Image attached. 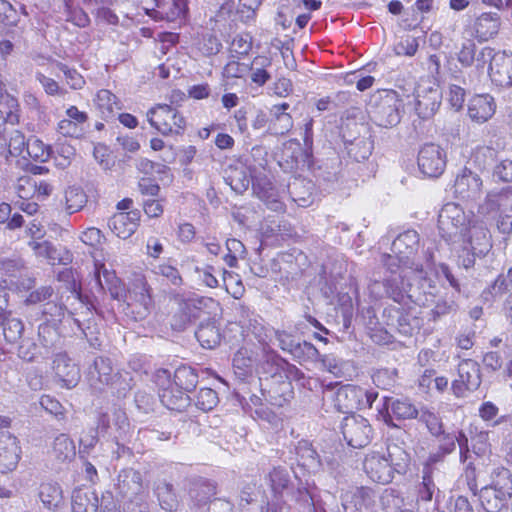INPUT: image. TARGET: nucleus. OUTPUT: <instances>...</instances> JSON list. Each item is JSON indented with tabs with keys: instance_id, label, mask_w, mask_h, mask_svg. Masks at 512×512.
Here are the masks:
<instances>
[{
	"instance_id": "49",
	"label": "nucleus",
	"mask_w": 512,
	"mask_h": 512,
	"mask_svg": "<svg viewBox=\"0 0 512 512\" xmlns=\"http://www.w3.org/2000/svg\"><path fill=\"white\" fill-rule=\"evenodd\" d=\"M23 331L24 325L20 319L12 317L11 315L5 317L2 332L8 342L13 343L19 340Z\"/></svg>"
},
{
	"instance_id": "31",
	"label": "nucleus",
	"mask_w": 512,
	"mask_h": 512,
	"mask_svg": "<svg viewBox=\"0 0 512 512\" xmlns=\"http://www.w3.org/2000/svg\"><path fill=\"white\" fill-rule=\"evenodd\" d=\"M499 28L500 17L497 13H483L474 23V31L480 41H487L494 37Z\"/></svg>"
},
{
	"instance_id": "60",
	"label": "nucleus",
	"mask_w": 512,
	"mask_h": 512,
	"mask_svg": "<svg viewBox=\"0 0 512 512\" xmlns=\"http://www.w3.org/2000/svg\"><path fill=\"white\" fill-rule=\"evenodd\" d=\"M36 178L31 176L20 177L15 190L21 200H27L35 196Z\"/></svg>"
},
{
	"instance_id": "6",
	"label": "nucleus",
	"mask_w": 512,
	"mask_h": 512,
	"mask_svg": "<svg viewBox=\"0 0 512 512\" xmlns=\"http://www.w3.org/2000/svg\"><path fill=\"white\" fill-rule=\"evenodd\" d=\"M487 64V71L493 83L502 87L512 86V53L484 47L478 52L476 70L483 73Z\"/></svg>"
},
{
	"instance_id": "62",
	"label": "nucleus",
	"mask_w": 512,
	"mask_h": 512,
	"mask_svg": "<svg viewBox=\"0 0 512 512\" xmlns=\"http://www.w3.org/2000/svg\"><path fill=\"white\" fill-rule=\"evenodd\" d=\"M349 154L352 155L356 161L367 159L372 152V143L366 139H359L350 144L348 148Z\"/></svg>"
},
{
	"instance_id": "55",
	"label": "nucleus",
	"mask_w": 512,
	"mask_h": 512,
	"mask_svg": "<svg viewBox=\"0 0 512 512\" xmlns=\"http://www.w3.org/2000/svg\"><path fill=\"white\" fill-rule=\"evenodd\" d=\"M64 2L67 21L72 22L78 27H86L90 22L88 14L82 8L74 7L73 0H64Z\"/></svg>"
},
{
	"instance_id": "25",
	"label": "nucleus",
	"mask_w": 512,
	"mask_h": 512,
	"mask_svg": "<svg viewBox=\"0 0 512 512\" xmlns=\"http://www.w3.org/2000/svg\"><path fill=\"white\" fill-rule=\"evenodd\" d=\"M139 220V210L118 212L109 219L108 226L119 238L127 239L136 231Z\"/></svg>"
},
{
	"instance_id": "13",
	"label": "nucleus",
	"mask_w": 512,
	"mask_h": 512,
	"mask_svg": "<svg viewBox=\"0 0 512 512\" xmlns=\"http://www.w3.org/2000/svg\"><path fill=\"white\" fill-rule=\"evenodd\" d=\"M342 434L347 444L353 448H363L372 439V428L366 418L361 415L351 414L342 422Z\"/></svg>"
},
{
	"instance_id": "34",
	"label": "nucleus",
	"mask_w": 512,
	"mask_h": 512,
	"mask_svg": "<svg viewBox=\"0 0 512 512\" xmlns=\"http://www.w3.org/2000/svg\"><path fill=\"white\" fill-rule=\"evenodd\" d=\"M288 108H289L288 103L274 105L271 108V114L273 115V120L270 125V130L273 134L284 135L292 129L293 119L289 113H286V110Z\"/></svg>"
},
{
	"instance_id": "54",
	"label": "nucleus",
	"mask_w": 512,
	"mask_h": 512,
	"mask_svg": "<svg viewBox=\"0 0 512 512\" xmlns=\"http://www.w3.org/2000/svg\"><path fill=\"white\" fill-rule=\"evenodd\" d=\"M38 336L45 348H52L59 338L57 324L47 321L41 323L38 328Z\"/></svg>"
},
{
	"instance_id": "46",
	"label": "nucleus",
	"mask_w": 512,
	"mask_h": 512,
	"mask_svg": "<svg viewBox=\"0 0 512 512\" xmlns=\"http://www.w3.org/2000/svg\"><path fill=\"white\" fill-rule=\"evenodd\" d=\"M300 364L318 362L320 353L310 342H298L291 354Z\"/></svg>"
},
{
	"instance_id": "17",
	"label": "nucleus",
	"mask_w": 512,
	"mask_h": 512,
	"mask_svg": "<svg viewBox=\"0 0 512 512\" xmlns=\"http://www.w3.org/2000/svg\"><path fill=\"white\" fill-rule=\"evenodd\" d=\"M22 449L18 438L10 433H0V473L14 471L21 459Z\"/></svg>"
},
{
	"instance_id": "53",
	"label": "nucleus",
	"mask_w": 512,
	"mask_h": 512,
	"mask_svg": "<svg viewBox=\"0 0 512 512\" xmlns=\"http://www.w3.org/2000/svg\"><path fill=\"white\" fill-rule=\"evenodd\" d=\"M29 246L36 256L48 260L51 264H55L56 261L60 260L57 250L48 241L39 242L33 240L29 242Z\"/></svg>"
},
{
	"instance_id": "52",
	"label": "nucleus",
	"mask_w": 512,
	"mask_h": 512,
	"mask_svg": "<svg viewBox=\"0 0 512 512\" xmlns=\"http://www.w3.org/2000/svg\"><path fill=\"white\" fill-rule=\"evenodd\" d=\"M477 55L475 42L471 39H466L462 42L457 53V60L464 67L476 66Z\"/></svg>"
},
{
	"instance_id": "47",
	"label": "nucleus",
	"mask_w": 512,
	"mask_h": 512,
	"mask_svg": "<svg viewBox=\"0 0 512 512\" xmlns=\"http://www.w3.org/2000/svg\"><path fill=\"white\" fill-rule=\"evenodd\" d=\"M26 150L30 158L39 162L47 161L52 153L51 147L35 136L28 138Z\"/></svg>"
},
{
	"instance_id": "59",
	"label": "nucleus",
	"mask_w": 512,
	"mask_h": 512,
	"mask_svg": "<svg viewBox=\"0 0 512 512\" xmlns=\"http://www.w3.org/2000/svg\"><path fill=\"white\" fill-rule=\"evenodd\" d=\"M435 490V483L433 481L430 471L426 467L423 471L422 482L419 485L418 489V500L424 502L431 501Z\"/></svg>"
},
{
	"instance_id": "2",
	"label": "nucleus",
	"mask_w": 512,
	"mask_h": 512,
	"mask_svg": "<svg viewBox=\"0 0 512 512\" xmlns=\"http://www.w3.org/2000/svg\"><path fill=\"white\" fill-rule=\"evenodd\" d=\"M91 290L103 293L126 304L125 314L135 321L145 319L152 308L150 288L144 278H136L126 291L115 272L108 270L103 263L95 262Z\"/></svg>"
},
{
	"instance_id": "12",
	"label": "nucleus",
	"mask_w": 512,
	"mask_h": 512,
	"mask_svg": "<svg viewBox=\"0 0 512 512\" xmlns=\"http://www.w3.org/2000/svg\"><path fill=\"white\" fill-rule=\"evenodd\" d=\"M446 162V151L438 144L426 143L418 151L417 165L425 177L437 178L442 175Z\"/></svg>"
},
{
	"instance_id": "43",
	"label": "nucleus",
	"mask_w": 512,
	"mask_h": 512,
	"mask_svg": "<svg viewBox=\"0 0 512 512\" xmlns=\"http://www.w3.org/2000/svg\"><path fill=\"white\" fill-rule=\"evenodd\" d=\"M270 66V58L265 56L255 57L250 67L251 81L259 86H263L270 79V74L266 70Z\"/></svg>"
},
{
	"instance_id": "50",
	"label": "nucleus",
	"mask_w": 512,
	"mask_h": 512,
	"mask_svg": "<svg viewBox=\"0 0 512 512\" xmlns=\"http://www.w3.org/2000/svg\"><path fill=\"white\" fill-rule=\"evenodd\" d=\"M304 180L295 179L288 185V191L291 195L292 200L299 206L306 207L312 204V194L310 192L311 185L309 184L308 189L304 193H300L299 189L304 187Z\"/></svg>"
},
{
	"instance_id": "40",
	"label": "nucleus",
	"mask_w": 512,
	"mask_h": 512,
	"mask_svg": "<svg viewBox=\"0 0 512 512\" xmlns=\"http://www.w3.org/2000/svg\"><path fill=\"white\" fill-rule=\"evenodd\" d=\"M195 336L203 348L213 349L221 341V333L219 328L212 322L201 324Z\"/></svg>"
},
{
	"instance_id": "19",
	"label": "nucleus",
	"mask_w": 512,
	"mask_h": 512,
	"mask_svg": "<svg viewBox=\"0 0 512 512\" xmlns=\"http://www.w3.org/2000/svg\"><path fill=\"white\" fill-rule=\"evenodd\" d=\"M115 491L119 497L126 499V501L145 494L140 472L131 468L120 471L115 484Z\"/></svg>"
},
{
	"instance_id": "14",
	"label": "nucleus",
	"mask_w": 512,
	"mask_h": 512,
	"mask_svg": "<svg viewBox=\"0 0 512 512\" xmlns=\"http://www.w3.org/2000/svg\"><path fill=\"white\" fill-rule=\"evenodd\" d=\"M481 384L479 364L472 359H464L458 364V378L452 382L455 396L464 397L467 391H475Z\"/></svg>"
},
{
	"instance_id": "51",
	"label": "nucleus",
	"mask_w": 512,
	"mask_h": 512,
	"mask_svg": "<svg viewBox=\"0 0 512 512\" xmlns=\"http://www.w3.org/2000/svg\"><path fill=\"white\" fill-rule=\"evenodd\" d=\"M75 148L67 142H59L55 148V164L64 169L68 167L75 158Z\"/></svg>"
},
{
	"instance_id": "27",
	"label": "nucleus",
	"mask_w": 512,
	"mask_h": 512,
	"mask_svg": "<svg viewBox=\"0 0 512 512\" xmlns=\"http://www.w3.org/2000/svg\"><path fill=\"white\" fill-rule=\"evenodd\" d=\"M253 190L257 197L266 203L267 207L273 211L280 212L284 210L282 196L276 187L267 179H258L253 183Z\"/></svg>"
},
{
	"instance_id": "5",
	"label": "nucleus",
	"mask_w": 512,
	"mask_h": 512,
	"mask_svg": "<svg viewBox=\"0 0 512 512\" xmlns=\"http://www.w3.org/2000/svg\"><path fill=\"white\" fill-rule=\"evenodd\" d=\"M512 497V474L504 467L491 473L490 484L481 488L479 500L486 512H500Z\"/></svg>"
},
{
	"instance_id": "45",
	"label": "nucleus",
	"mask_w": 512,
	"mask_h": 512,
	"mask_svg": "<svg viewBox=\"0 0 512 512\" xmlns=\"http://www.w3.org/2000/svg\"><path fill=\"white\" fill-rule=\"evenodd\" d=\"M87 202V196L80 187L71 186L65 191V207L69 214L81 210Z\"/></svg>"
},
{
	"instance_id": "23",
	"label": "nucleus",
	"mask_w": 512,
	"mask_h": 512,
	"mask_svg": "<svg viewBox=\"0 0 512 512\" xmlns=\"http://www.w3.org/2000/svg\"><path fill=\"white\" fill-rule=\"evenodd\" d=\"M239 506L242 512H268L269 499L261 487L248 485L240 493Z\"/></svg>"
},
{
	"instance_id": "58",
	"label": "nucleus",
	"mask_w": 512,
	"mask_h": 512,
	"mask_svg": "<svg viewBox=\"0 0 512 512\" xmlns=\"http://www.w3.org/2000/svg\"><path fill=\"white\" fill-rule=\"evenodd\" d=\"M192 269L196 275V279L201 284L209 288H216L218 286L219 282L215 276V268L213 266L207 265L201 268L198 265H194Z\"/></svg>"
},
{
	"instance_id": "15",
	"label": "nucleus",
	"mask_w": 512,
	"mask_h": 512,
	"mask_svg": "<svg viewBox=\"0 0 512 512\" xmlns=\"http://www.w3.org/2000/svg\"><path fill=\"white\" fill-rule=\"evenodd\" d=\"M441 91L431 82L419 84L415 90V111L422 119L431 118L438 110L441 103Z\"/></svg>"
},
{
	"instance_id": "9",
	"label": "nucleus",
	"mask_w": 512,
	"mask_h": 512,
	"mask_svg": "<svg viewBox=\"0 0 512 512\" xmlns=\"http://www.w3.org/2000/svg\"><path fill=\"white\" fill-rule=\"evenodd\" d=\"M147 121L164 136L182 134L186 121L179 111L167 104H158L147 111Z\"/></svg>"
},
{
	"instance_id": "28",
	"label": "nucleus",
	"mask_w": 512,
	"mask_h": 512,
	"mask_svg": "<svg viewBox=\"0 0 512 512\" xmlns=\"http://www.w3.org/2000/svg\"><path fill=\"white\" fill-rule=\"evenodd\" d=\"M92 386L101 390L103 385H113L118 379L114 373L112 362L108 358L98 357L94 360L93 370L90 371Z\"/></svg>"
},
{
	"instance_id": "29",
	"label": "nucleus",
	"mask_w": 512,
	"mask_h": 512,
	"mask_svg": "<svg viewBox=\"0 0 512 512\" xmlns=\"http://www.w3.org/2000/svg\"><path fill=\"white\" fill-rule=\"evenodd\" d=\"M38 497L45 508L55 511L63 503V490L59 483L46 481L40 484Z\"/></svg>"
},
{
	"instance_id": "21",
	"label": "nucleus",
	"mask_w": 512,
	"mask_h": 512,
	"mask_svg": "<svg viewBox=\"0 0 512 512\" xmlns=\"http://www.w3.org/2000/svg\"><path fill=\"white\" fill-rule=\"evenodd\" d=\"M459 242H463L478 257L485 256L492 248L490 232L482 224L470 225Z\"/></svg>"
},
{
	"instance_id": "4",
	"label": "nucleus",
	"mask_w": 512,
	"mask_h": 512,
	"mask_svg": "<svg viewBox=\"0 0 512 512\" xmlns=\"http://www.w3.org/2000/svg\"><path fill=\"white\" fill-rule=\"evenodd\" d=\"M230 331H239L244 345L235 353L233 366L246 369L256 361L258 350L266 352L268 330L257 318H245L239 323H232Z\"/></svg>"
},
{
	"instance_id": "38",
	"label": "nucleus",
	"mask_w": 512,
	"mask_h": 512,
	"mask_svg": "<svg viewBox=\"0 0 512 512\" xmlns=\"http://www.w3.org/2000/svg\"><path fill=\"white\" fill-rule=\"evenodd\" d=\"M159 398L162 404L170 410L180 411L189 403V397L185 391L177 387L164 388L162 392H159Z\"/></svg>"
},
{
	"instance_id": "22",
	"label": "nucleus",
	"mask_w": 512,
	"mask_h": 512,
	"mask_svg": "<svg viewBox=\"0 0 512 512\" xmlns=\"http://www.w3.org/2000/svg\"><path fill=\"white\" fill-rule=\"evenodd\" d=\"M52 368L56 377L62 382L63 387L71 389L78 384L80 370L66 353L55 355Z\"/></svg>"
},
{
	"instance_id": "3",
	"label": "nucleus",
	"mask_w": 512,
	"mask_h": 512,
	"mask_svg": "<svg viewBox=\"0 0 512 512\" xmlns=\"http://www.w3.org/2000/svg\"><path fill=\"white\" fill-rule=\"evenodd\" d=\"M410 456L396 444L386 448L369 451L363 461L366 475L373 481L381 484L390 483L394 474H404L409 466Z\"/></svg>"
},
{
	"instance_id": "61",
	"label": "nucleus",
	"mask_w": 512,
	"mask_h": 512,
	"mask_svg": "<svg viewBox=\"0 0 512 512\" xmlns=\"http://www.w3.org/2000/svg\"><path fill=\"white\" fill-rule=\"evenodd\" d=\"M66 306L55 301H48L43 305L42 314L47 322L58 324L61 322Z\"/></svg>"
},
{
	"instance_id": "56",
	"label": "nucleus",
	"mask_w": 512,
	"mask_h": 512,
	"mask_svg": "<svg viewBox=\"0 0 512 512\" xmlns=\"http://www.w3.org/2000/svg\"><path fill=\"white\" fill-rule=\"evenodd\" d=\"M152 272L157 276L166 278L174 286H180L182 284V277L176 267L168 264L161 263L152 267Z\"/></svg>"
},
{
	"instance_id": "36",
	"label": "nucleus",
	"mask_w": 512,
	"mask_h": 512,
	"mask_svg": "<svg viewBox=\"0 0 512 512\" xmlns=\"http://www.w3.org/2000/svg\"><path fill=\"white\" fill-rule=\"evenodd\" d=\"M499 407L492 401H484L478 408V415L488 426L497 427L509 422L512 425V415L499 416Z\"/></svg>"
},
{
	"instance_id": "33",
	"label": "nucleus",
	"mask_w": 512,
	"mask_h": 512,
	"mask_svg": "<svg viewBox=\"0 0 512 512\" xmlns=\"http://www.w3.org/2000/svg\"><path fill=\"white\" fill-rule=\"evenodd\" d=\"M72 512H97L98 498L88 490L76 488L71 496Z\"/></svg>"
},
{
	"instance_id": "8",
	"label": "nucleus",
	"mask_w": 512,
	"mask_h": 512,
	"mask_svg": "<svg viewBox=\"0 0 512 512\" xmlns=\"http://www.w3.org/2000/svg\"><path fill=\"white\" fill-rule=\"evenodd\" d=\"M470 226V217L455 203H446L438 215V228L447 242L457 243Z\"/></svg>"
},
{
	"instance_id": "37",
	"label": "nucleus",
	"mask_w": 512,
	"mask_h": 512,
	"mask_svg": "<svg viewBox=\"0 0 512 512\" xmlns=\"http://www.w3.org/2000/svg\"><path fill=\"white\" fill-rule=\"evenodd\" d=\"M404 500L398 492L392 488L378 490L377 511L375 512H401Z\"/></svg>"
},
{
	"instance_id": "24",
	"label": "nucleus",
	"mask_w": 512,
	"mask_h": 512,
	"mask_svg": "<svg viewBox=\"0 0 512 512\" xmlns=\"http://www.w3.org/2000/svg\"><path fill=\"white\" fill-rule=\"evenodd\" d=\"M18 100L11 96H5V102L0 105V152H4L7 146V125L14 127L19 122Z\"/></svg>"
},
{
	"instance_id": "16",
	"label": "nucleus",
	"mask_w": 512,
	"mask_h": 512,
	"mask_svg": "<svg viewBox=\"0 0 512 512\" xmlns=\"http://www.w3.org/2000/svg\"><path fill=\"white\" fill-rule=\"evenodd\" d=\"M87 122L88 114L71 105L66 109L64 117L58 121L56 130L64 137L79 139L86 133Z\"/></svg>"
},
{
	"instance_id": "1",
	"label": "nucleus",
	"mask_w": 512,
	"mask_h": 512,
	"mask_svg": "<svg viewBox=\"0 0 512 512\" xmlns=\"http://www.w3.org/2000/svg\"><path fill=\"white\" fill-rule=\"evenodd\" d=\"M419 235L415 230L399 234L392 243V254L383 256V262L389 275L383 283L375 280L370 291L376 297L384 294L395 302H402L405 297L417 304H424L423 295H434L435 285L428 277L431 270V255L425 256V264L417 258Z\"/></svg>"
},
{
	"instance_id": "63",
	"label": "nucleus",
	"mask_w": 512,
	"mask_h": 512,
	"mask_svg": "<svg viewBox=\"0 0 512 512\" xmlns=\"http://www.w3.org/2000/svg\"><path fill=\"white\" fill-rule=\"evenodd\" d=\"M112 5H99L93 10L96 22L101 25H117L118 16L111 10Z\"/></svg>"
},
{
	"instance_id": "57",
	"label": "nucleus",
	"mask_w": 512,
	"mask_h": 512,
	"mask_svg": "<svg viewBox=\"0 0 512 512\" xmlns=\"http://www.w3.org/2000/svg\"><path fill=\"white\" fill-rule=\"evenodd\" d=\"M218 403L217 393L211 388H201L196 396L195 405L203 411L212 410Z\"/></svg>"
},
{
	"instance_id": "39",
	"label": "nucleus",
	"mask_w": 512,
	"mask_h": 512,
	"mask_svg": "<svg viewBox=\"0 0 512 512\" xmlns=\"http://www.w3.org/2000/svg\"><path fill=\"white\" fill-rule=\"evenodd\" d=\"M52 454L58 461H70L76 454V447L73 440L66 434H59L54 438Z\"/></svg>"
},
{
	"instance_id": "20",
	"label": "nucleus",
	"mask_w": 512,
	"mask_h": 512,
	"mask_svg": "<svg viewBox=\"0 0 512 512\" xmlns=\"http://www.w3.org/2000/svg\"><path fill=\"white\" fill-rule=\"evenodd\" d=\"M156 9H145L147 15L155 20L173 22L185 18L188 12L187 0H155Z\"/></svg>"
},
{
	"instance_id": "18",
	"label": "nucleus",
	"mask_w": 512,
	"mask_h": 512,
	"mask_svg": "<svg viewBox=\"0 0 512 512\" xmlns=\"http://www.w3.org/2000/svg\"><path fill=\"white\" fill-rule=\"evenodd\" d=\"M482 184L480 176L465 167L455 179L454 193L459 199L475 200L481 196Z\"/></svg>"
},
{
	"instance_id": "44",
	"label": "nucleus",
	"mask_w": 512,
	"mask_h": 512,
	"mask_svg": "<svg viewBox=\"0 0 512 512\" xmlns=\"http://www.w3.org/2000/svg\"><path fill=\"white\" fill-rule=\"evenodd\" d=\"M495 157V150L490 146L477 145L471 152L468 163L479 170L485 169Z\"/></svg>"
},
{
	"instance_id": "41",
	"label": "nucleus",
	"mask_w": 512,
	"mask_h": 512,
	"mask_svg": "<svg viewBox=\"0 0 512 512\" xmlns=\"http://www.w3.org/2000/svg\"><path fill=\"white\" fill-rule=\"evenodd\" d=\"M197 382L198 375L191 367L181 366L174 372V386L185 392L193 390Z\"/></svg>"
},
{
	"instance_id": "48",
	"label": "nucleus",
	"mask_w": 512,
	"mask_h": 512,
	"mask_svg": "<svg viewBox=\"0 0 512 512\" xmlns=\"http://www.w3.org/2000/svg\"><path fill=\"white\" fill-rule=\"evenodd\" d=\"M268 480L274 494H280L288 486L289 472L285 467H274L268 474Z\"/></svg>"
},
{
	"instance_id": "26",
	"label": "nucleus",
	"mask_w": 512,
	"mask_h": 512,
	"mask_svg": "<svg viewBox=\"0 0 512 512\" xmlns=\"http://www.w3.org/2000/svg\"><path fill=\"white\" fill-rule=\"evenodd\" d=\"M495 111V100L489 94L475 95L469 100L468 115L477 123L488 121L495 114Z\"/></svg>"
},
{
	"instance_id": "32",
	"label": "nucleus",
	"mask_w": 512,
	"mask_h": 512,
	"mask_svg": "<svg viewBox=\"0 0 512 512\" xmlns=\"http://www.w3.org/2000/svg\"><path fill=\"white\" fill-rule=\"evenodd\" d=\"M94 103L101 117L105 120L113 118L116 112L122 108L118 98L107 89H101L97 92Z\"/></svg>"
},
{
	"instance_id": "64",
	"label": "nucleus",
	"mask_w": 512,
	"mask_h": 512,
	"mask_svg": "<svg viewBox=\"0 0 512 512\" xmlns=\"http://www.w3.org/2000/svg\"><path fill=\"white\" fill-rule=\"evenodd\" d=\"M417 38L411 35H405L400 38L399 42L395 45L394 51L397 55L413 56L418 49Z\"/></svg>"
},
{
	"instance_id": "10",
	"label": "nucleus",
	"mask_w": 512,
	"mask_h": 512,
	"mask_svg": "<svg viewBox=\"0 0 512 512\" xmlns=\"http://www.w3.org/2000/svg\"><path fill=\"white\" fill-rule=\"evenodd\" d=\"M377 397L378 393L375 391H367L359 386L347 384L334 392L333 402L339 412L349 413L354 409L370 408Z\"/></svg>"
},
{
	"instance_id": "30",
	"label": "nucleus",
	"mask_w": 512,
	"mask_h": 512,
	"mask_svg": "<svg viewBox=\"0 0 512 512\" xmlns=\"http://www.w3.org/2000/svg\"><path fill=\"white\" fill-rule=\"evenodd\" d=\"M296 460L298 466L308 473H316L321 468V461L316 450L308 441H300L296 447Z\"/></svg>"
},
{
	"instance_id": "7",
	"label": "nucleus",
	"mask_w": 512,
	"mask_h": 512,
	"mask_svg": "<svg viewBox=\"0 0 512 512\" xmlns=\"http://www.w3.org/2000/svg\"><path fill=\"white\" fill-rule=\"evenodd\" d=\"M401 107L402 101L397 92L383 90L372 97L368 114L377 126L391 128L400 122Z\"/></svg>"
},
{
	"instance_id": "11",
	"label": "nucleus",
	"mask_w": 512,
	"mask_h": 512,
	"mask_svg": "<svg viewBox=\"0 0 512 512\" xmlns=\"http://www.w3.org/2000/svg\"><path fill=\"white\" fill-rule=\"evenodd\" d=\"M378 489L369 486H348L340 495L344 512L377 511Z\"/></svg>"
},
{
	"instance_id": "35",
	"label": "nucleus",
	"mask_w": 512,
	"mask_h": 512,
	"mask_svg": "<svg viewBox=\"0 0 512 512\" xmlns=\"http://www.w3.org/2000/svg\"><path fill=\"white\" fill-rule=\"evenodd\" d=\"M383 408L391 412L397 419H412L419 411L408 399L384 398Z\"/></svg>"
},
{
	"instance_id": "42",
	"label": "nucleus",
	"mask_w": 512,
	"mask_h": 512,
	"mask_svg": "<svg viewBox=\"0 0 512 512\" xmlns=\"http://www.w3.org/2000/svg\"><path fill=\"white\" fill-rule=\"evenodd\" d=\"M155 492L162 509L166 511H174L177 509L178 500L171 484L160 482L156 486Z\"/></svg>"
}]
</instances>
